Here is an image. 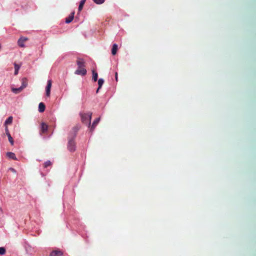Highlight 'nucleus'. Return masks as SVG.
I'll return each instance as SVG.
<instances>
[{
	"label": "nucleus",
	"mask_w": 256,
	"mask_h": 256,
	"mask_svg": "<svg viewBox=\"0 0 256 256\" xmlns=\"http://www.w3.org/2000/svg\"><path fill=\"white\" fill-rule=\"evenodd\" d=\"M76 64L78 68L75 71L74 74H79L80 76H86L87 70L86 68V62L84 60L81 58H78Z\"/></svg>",
	"instance_id": "obj_1"
},
{
	"label": "nucleus",
	"mask_w": 256,
	"mask_h": 256,
	"mask_svg": "<svg viewBox=\"0 0 256 256\" xmlns=\"http://www.w3.org/2000/svg\"><path fill=\"white\" fill-rule=\"evenodd\" d=\"M80 116L82 122L88 127L90 126V120L92 119V112H88L87 113H80Z\"/></svg>",
	"instance_id": "obj_2"
},
{
	"label": "nucleus",
	"mask_w": 256,
	"mask_h": 256,
	"mask_svg": "<svg viewBox=\"0 0 256 256\" xmlns=\"http://www.w3.org/2000/svg\"><path fill=\"white\" fill-rule=\"evenodd\" d=\"M74 138L72 137L68 139V148L70 151H74L76 150V144L74 142Z\"/></svg>",
	"instance_id": "obj_3"
},
{
	"label": "nucleus",
	"mask_w": 256,
	"mask_h": 256,
	"mask_svg": "<svg viewBox=\"0 0 256 256\" xmlns=\"http://www.w3.org/2000/svg\"><path fill=\"white\" fill-rule=\"evenodd\" d=\"M52 88V80H48L47 82V86L46 88V94L48 97L50 96V90Z\"/></svg>",
	"instance_id": "obj_4"
},
{
	"label": "nucleus",
	"mask_w": 256,
	"mask_h": 256,
	"mask_svg": "<svg viewBox=\"0 0 256 256\" xmlns=\"http://www.w3.org/2000/svg\"><path fill=\"white\" fill-rule=\"evenodd\" d=\"M28 40V38H26L21 37L18 40V44L20 48H24V42L27 41Z\"/></svg>",
	"instance_id": "obj_5"
},
{
	"label": "nucleus",
	"mask_w": 256,
	"mask_h": 256,
	"mask_svg": "<svg viewBox=\"0 0 256 256\" xmlns=\"http://www.w3.org/2000/svg\"><path fill=\"white\" fill-rule=\"evenodd\" d=\"M100 120V118H97L96 120H95L94 121V122L92 124V126L90 125V126L89 128H90V132H92L94 130L96 126L98 124V123L99 122Z\"/></svg>",
	"instance_id": "obj_6"
},
{
	"label": "nucleus",
	"mask_w": 256,
	"mask_h": 256,
	"mask_svg": "<svg viewBox=\"0 0 256 256\" xmlns=\"http://www.w3.org/2000/svg\"><path fill=\"white\" fill-rule=\"evenodd\" d=\"M74 12H72L70 13V15L66 18L65 22L67 24L70 23L74 19Z\"/></svg>",
	"instance_id": "obj_7"
},
{
	"label": "nucleus",
	"mask_w": 256,
	"mask_h": 256,
	"mask_svg": "<svg viewBox=\"0 0 256 256\" xmlns=\"http://www.w3.org/2000/svg\"><path fill=\"white\" fill-rule=\"evenodd\" d=\"M62 252L60 250H55L51 252L50 256H62Z\"/></svg>",
	"instance_id": "obj_8"
},
{
	"label": "nucleus",
	"mask_w": 256,
	"mask_h": 256,
	"mask_svg": "<svg viewBox=\"0 0 256 256\" xmlns=\"http://www.w3.org/2000/svg\"><path fill=\"white\" fill-rule=\"evenodd\" d=\"M6 156L10 158L16 160L17 158L16 156V154L13 152H6Z\"/></svg>",
	"instance_id": "obj_9"
},
{
	"label": "nucleus",
	"mask_w": 256,
	"mask_h": 256,
	"mask_svg": "<svg viewBox=\"0 0 256 256\" xmlns=\"http://www.w3.org/2000/svg\"><path fill=\"white\" fill-rule=\"evenodd\" d=\"M45 110V105L44 102H41L38 104V110L40 112H44Z\"/></svg>",
	"instance_id": "obj_10"
},
{
	"label": "nucleus",
	"mask_w": 256,
	"mask_h": 256,
	"mask_svg": "<svg viewBox=\"0 0 256 256\" xmlns=\"http://www.w3.org/2000/svg\"><path fill=\"white\" fill-rule=\"evenodd\" d=\"M48 128V126L44 122H42V128L41 130L42 132H45L47 131Z\"/></svg>",
	"instance_id": "obj_11"
},
{
	"label": "nucleus",
	"mask_w": 256,
	"mask_h": 256,
	"mask_svg": "<svg viewBox=\"0 0 256 256\" xmlns=\"http://www.w3.org/2000/svg\"><path fill=\"white\" fill-rule=\"evenodd\" d=\"M117 50H118L117 44H114L112 46V54L113 55H115L116 54Z\"/></svg>",
	"instance_id": "obj_12"
},
{
	"label": "nucleus",
	"mask_w": 256,
	"mask_h": 256,
	"mask_svg": "<svg viewBox=\"0 0 256 256\" xmlns=\"http://www.w3.org/2000/svg\"><path fill=\"white\" fill-rule=\"evenodd\" d=\"M28 86V82L26 78H24L22 80V90L24 89V88H26Z\"/></svg>",
	"instance_id": "obj_13"
},
{
	"label": "nucleus",
	"mask_w": 256,
	"mask_h": 256,
	"mask_svg": "<svg viewBox=\"0 0 256 256\" xmlns=\"http://www.w3.org/2000/svg\"><path fill=\"white\" fill-rule=\"evenodd\" d=\"M104 82V80L102 78H100L98 80V89L97 90V91H96L97 92H98V90L101 88V87L102 86Z\"/></svg>",
	"instance_id": "obj_14"
},
{
	"label": "nucleus",
	"mask_w": 256,
	"mask_h": 256,
	"mask_svg": "<svg viewBox=\"0 0 256 256\" xmlns=\"http://www.w3.org/2000/svg\"><path fill=\"white\" fill-rule=\"evenodd\" d=\"M86 0H82L80 2V4H79V7H78V11L79 12H80L82 10L83 6Z\"/></svg>",
	"instance_id": "obj_15"
},
{
	"label": "nucleus",
	"mask_w": 256,
	"mask_h": 256,
	"mask_svg": "<svg viewBox=\"0 0 256 256\" xmlns=\"http://www.w3.org/2000/svg\"><path fill=\"white\" fill-rule=\"evenodd\" d=\"M22 87H20L19 88H12V90L15 94H18L22 90Z\"/></svg>",
	"instance_id": "obj_16"
},
{
	"label": "nucleus",
	"mask_w": 256,
	"mask_h": 256,
	"mask_svg": "<svg viewBox=\"0 0 256 256\" xmlns=\"http://www.w3.org/2000/svg\"><path fill=\"white\" fill-rule=\"evenodd\" d=\"M13 120V118L12 116L8 117L7 120H6L4 124L6 126L8 124H10L12 123Z\"/></svg>",
	"instance_id": "obj_17"
},
{
	"label": "nucleus",
	"mask_w": 256,
	"mask_h": 256,
	"mask_svg": "<svg viewBox=\"0 0 256 256\" xmlns=\"http://www.w3.org/2000/svg\"><path fill=\"white\" fill-rule=\"evenodd\" d=\"M92 80L94 82L98 80V72H96L94 70H92Z\"/></svg>",
	"instance_id": "obj_18"
},
{
	"label": "nucleus",
	"mask_w": 256,
	"mask_h": 256,
	"mask_svg": "<svg viewBox=\"0 0 256 256\" xmlns=\"http://www.w3.org/2000/svg\"><path fill=\"white\" fill-rule=\"evenodd\" d=\"M8 140L10 142V144L11 145L13 146L14 144V140H13V138L12 137L11 135L10 134H8L7 136Z\"/></svg>",
	"instance_id": "obj_19"
},
{
	"label": "nucleus",
	"mask_w": 256,
	"mask_h": 256,
	"mask_svg": "<svg viewBox=\"0 0 256 256\" xmlns=\"http://www.w3.org/2000/svg\"><path fill=\"white\" fill-rule=\"evenodd\" d=\"M52 166V162L50 161V160H47L46 161L44 164V166L45 168H47L50 166Z\"/></svg>",
	"instance_id": "obj_20"
},
{
	"label": "nucleus",
	"mask_w": 256,
	"mask_h": 256,
	"mask_svg": "<svg viewBox=\"0 0 256 256\" xmlns=\"http://www.w3.org/2000/svg\"><path fill=\"white\" fill-rule=\"evenodd\" d=\"M14 68H15V74H16L18 72V71L20 68V66L18 64H14Z\"/></svg>",
	"instance_id": "obj_21"
},
{
	"label": "nucleus",
	"mask_w": 256,
	"mask_h": 256,
	"mask_svg": "<svg viewBox=\"0 0 256 256\" xmlns=\"http://www.w3.org/2000/svg\"><path fill=\"white\" fill-rule=\"evenodd\" d=\"M79 128H80L79 126H76L74 128L73 130L74 132V136L73 137H76V133L77 131L79 130Z\"/></svg>",
	"instance_id": "obj_22"
},
{
	"label": "nucleus",
	"mask_w": 256,
	"mask_h": 256,
	"mask_svg": "<svg viewBox=\"0 0 256 256\" xmlns=\"http://www.w3.org/2000/svg\"><path fill=\"white\" fill-rule=\"evenodd\" d=\"M93 1L96 4H100L104 3L105 0H93Z\"/></svg>",
	"instance_id": "obj_23"
},
{
	"label": "nucleus",
	"mask_w": 256,
	"mask_h": 256,
	"mask_svg": "<svg viewBox=\"0 0 256 256\" xmlns=\"http://www.w3.org/2000/svg\"><path fill=\"white\" fill-rule=\"evenodd\" d=\"M6 252V250L4 247H0V254H4Z\"/></svg>",
	"instance_id": "obj_24"
},
{
	"label": "nucleus",
	"mask_w": 256,
	"mask_h": 256,
	"mask_svg": "<svg viewBox=\"0 0 256 256\" xmlns=\"http://www.w3.org/2000/svg\"><path fill=\"white\" fill-rule=\"evenodd\" d=\"M5 130H6V136H8V134H10L9 131H8V127L6 126Z\"/></svg>",
	"instance_id": "obj_25"
},
{
	"label": "nucleus",
	"mask_w": 256,
	"mask_h": 256,
	"mask_svg": "<svg viewBox=\"0 0 256 256\" xmlns=\"http://www.w3.org/2000/svg\"><path fill=\"white\" fill-rule=\"evenodd\" d=\"M115 80H116V81H118V72H115Z\"/></svg>",
	"instance_id": "obj_26"
},
{
	"label": "nucleus",
	"mask_w": 256,
	"mask_h": 256,
	"mask_svg": "<svg viewBox=\"0 0 256 256\" xmlns=\"http://www.w3.org/2000/svg\"><path fill=\"white\" fill-rule=\"evenodd\" d=\"M9 170L13 172H16V170L14 168H10Z\"/></svg>",
	"instance_id": "obj_27"
},
{
	"label": "nucleus",
	"mask_w": 256,
	"mask_h": 256,
	"mask_svg": "<svg viewBox=\"0 0 256 256\" xmlns=\"http://www.w3.org/2000/svg\"><path fill=\"white\" fill-rule=\"evenodd\" d=\"M0 48H1V47H0Z\"/></svg>",
	"instance_id": "obj_28"
}]
</instances>
